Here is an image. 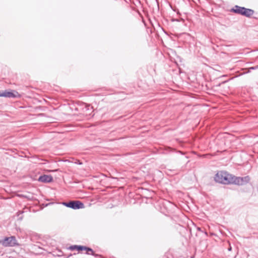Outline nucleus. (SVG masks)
Here are the masks:
<instances>
[{
	"label": "nucleus",
	"instance_id": "obj_6",
	"mask_svg": "<svg viewBox=\"0 0 258 258\" xmlns=\"http://www.w3.org/2000/svg\"><path fill=\"white\" fill-rule=\"evenodd\" d=\"M38 180L43 183H49L52 181L53 177L50 175H43L39 176Z\"/></svg>",
	"mask_w": 258,
	"mask_h": 258
},
{
	"label": "nucleus",
	"instance_id": "obj_5",
	"mask_svg": "<svg viewBox=\"0 0 258 258\" xmlns=\"http://www.w3.org/2000/svg\"><path fill=\"white\" fill-rule=\"evenodd\" d=\"M0 97H4L7 98H20V95L19 93L16 91L13 90V91H8L5 90L3 91H0Z\"/></svg>",
	"mask_w": 258,
	"mask_h": 258
},
{
	"label": "nucleus",
	"instance_id": "obj_3",
	"mask_svg": "<svg viewBox=\"0 0 258 258\" xmlns=\"http://www.w3.org/2000/svg\"><path fill=\"white\" fill-rule=\"evenodd\" d=\"M250 181L249 176L244 177H237L231 174L230 184H234L238 185H242L248 183Z\"/></svg>",
	"mask_w": 258,
	"mask_h": 258
},
{
	"label": "nucleus",
	"instance_id": "obj_8",
	"mask_svg": "<svg viewBox=\"0 0 258 258\" xmlns=\"http://www.w3.org/2000/svg\"><path fill=\"white\" fill-rule=\"evenodd\" d=\"M243 8L244 7L236 5L232 9H231V12L236 14L241 15Z\"/></svg>",
	"mask_w": 258,
	"mask_h": 258
},
{
	"label": "nucleus",
	"instance_id": "obj_2",
	"mask_svg": "<svg viewBox=\"0 0 258 258\" xmlns=\"http://www.w3.org/2000/svg\"><path fill=\"white\" fill-rule=\"evenodd\" d=\"M0 244L4 247H14L19 245L14 236L6 237L4 239H0Z\"/></svg>",
	"mask_w": 258,
	"mask_h": 258
},
{
	"label": "nucleus",
	"instance_id": "obj_15",
	"mask_svg": "<svg viewBox=\"0 0 258 258\" xmlns=\"http://www.w3.org/2000/svg\"><path fill=\"white\" fill-rule=\"evenodd\" d=\"M198 230H199V231H201V228H198Z\"/></svg>",
	"mask_w": 258,
	"mask_h": 258
},
{
	"label": "nucleus",
	"instance_id": "obj_10",
	"mask_svg": "<svg viewBox=\"0 0 258 258\" xmlns=\"http://www.w3.org/2000/svg\"><path fill=\"white\" fill-rule=\"evenodd\" d=\"M83 248H84V246H83V245H72L69 247V249H70L71 250H74L76 249L79 251L83 250Z\"/></svg>",
	"mask_w": 258,
	"mask_h": 258
},
{
	"label": "nucleus",
	"instance_id": "obj_11",
	"mask_svg": "<svg viewBox=\"0 0 258 258\" xmlns=\"http://www.w3.org/2000/svg\"><path fill=\"white\" fill-rule=\"evenodd\" d=\"M257 69H258V65H257L255 67H252L250 68V69H251V70H256Z\"/></svg>",
	"mask_w": 258,
	"mask_h": 258
},
{
	"label": "nucleus",
	"instance_id": "obj_9",
	"mask_svg": "<svg viewBox=\"0 0 258 258\" xmlns=\"http://www.w3.org/2000/svg\"><path fill=\"white\" fill-rule=\"evenodd\" d=\"M83 250H86L87 251V254H91L92 255L95 256V257L98 256V254H95L93 249L89 247L84 246Z\"/></svg>",
	"mask_w": 258,
	"mask_h": 258
},
{
	"label": "nucleus",
	"instance_id": "obj_12",
	"mask_svg": "<svg viewBox=\"0 0 258 258\" xmlns=\"http://www.w3.org/2000/svg\"><path fill=\"white\" fill-rule=\"evenodd\" d=\"M75 163L79 165L82 164V163L79 160H77L75 162Z\"/></svg>",
	"mask_w": 258,
	"mask_h": 258
},
{
	"label": "nucleus",
	"instance_id": "obj_13",
	"mask_svg": "<svg viewBox=\"0 0 258 258\" xmlns=\"http://www.w3.org/2000/svg\"><path fill=\"white\" fill-rule=\"evenodd\" d=\"M23 212L21 211H19L17 212V216H19L20 215L23 214Z\"/></svg>",
	"mask_w": 258,
	"mask_h": 258
},
{
	"label": "nucleus",
	"instance_id": "obj_1",
	"mask_svg": "<svg viewBox=\"0 0 258 258\" xmlns=\"http://www.w3.org/2000/svg\"><path fill=\"white\" fill-rule=\"evenodd\" d=\"M231 174L225 171H220L217 173L214 177L216 182L225 184H230Z\"/></svg>",
	"mask_w": 258,
	"mask_h": 258
},
{
	"label": "nucleus",
	"instance_id": "obj_4",
	"mask_svg": "<svg viewBox=\"0 0 258 258\" xmlns=\"http://www.w3.org/2000/svg\"><path fill=\"white\" fill-rule=\"evenodd\" d=\"M62 204L71 209L76 210L84 207V204L80 201H71L69 202H63Z\"/></svg>",
	"mask_w": 258,
	"mask_h": 258
},
{
	"label": "nucleus",
	"instance_id": "obj_14",
	"mask_svg": "<svg viewBox=\"0 0 258 258\" xmlns=\"http://www.w3.org/2000/svg\"><path fill=\"white\" fill-rule=\"evenodd\" d=\"M231 250V247H230L229 248H228V250L230 251Z\"/></svg>",
	"mask_w": 258,
	"mask_h": 258
},
{
	"label": "nucleus",
	"instance_id": "obj_16",
	"mask_svg": "<svg viewBox=\"0 0 258 258\" xmlns=\"http://www.w3.org/2000/svg\"><path fill=\"white\" fill-rule=\"evenodd\" d=\"M19 219H20V220H22V217H19Z\"/></svg>",
	"mask_w": 258,
	"mask_h": 258
},
{
	"label": "nucleus",
	"instance_id": "obj_7",
	"mask_svg": "<svg viewBox=\"0 0 258 258\" xmlns=\"http://www.w3.org/2000/svg\"><path fill=\"white\" fill-rule=\"evenodd\" d=\"M254 14V11L250 9H247L244 7L242 13L241 15L246 17H250Z\"/></svg>",
	"mask_w": 258,
	"mask_h": 258
}]
</instances>
